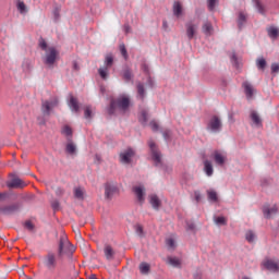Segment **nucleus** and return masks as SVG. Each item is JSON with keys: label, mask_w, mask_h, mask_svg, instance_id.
Segmentation results:
<instances>
[{"label": "nucleus", "mask_w": 279, "mask_h": 279, "mask_svg": "<svg viewBox=\"0 0 279 279\" xmlns=\"http://www.w3.org/2000/svg\"><path fill=\"white\" fill-rule=\"evenodd\" d=\"M204 172L207 178H213V174L215 173V169L213 168V162L209 160L204 161Z\"/></svg>", "instance_id": "nucleus-19"}, {"label": "nucleus", "mask_w": 279, "mask_h": 279, "mask_svg": "<svg viewBox=\"0 0 279 279\" xmlns=\"http://www.w3.org/2000/svg\"><path fill=\"white\" fill-rule=\"evenodd\" d=\"M151 269V266L145 262L140 264V271L143 276H147Z\"/></svg>", "instance_id": "nucleus-30"}, {"label": "nucleus", "mask_w": 279, "mask_h": 279, "mask_svg": "<svg viewBox=\"0 0 279 279\" xmlns=\"http://www.w3.org/2000/svg\"><path fill=\"white\" fill-rule=\"evenodd\" d=\"M242 87L244 89V94L246 95V99L251 101V99H254V93H256V89L252 85V83L244 81L242 83Z\"/></svg>", "instance_id": "nucleus-12"}, {"label": "nucleus", "mask_w": 279, "mask_h": 279, "mask_svg": "<svg viewBox=\"0 0 279 279\" xmlns=\"http://www.w3.org/2000/svg\"><path fill=\"white\" fill-rule=\"evenodd\" d=\"M166 245L168 250H175V240L172 238L166 240Z\"/></svg>", "instance_id": "nucleus-42"}, {"label": "nucleus", "mask_w": 279, "mask_h": 279, "mask_svg": "<svg viewBox=\"0 0 279 279\" xmlns=\"http://www.w3.org/2000/svg\"><path fill=\"white\" fill-rule=\"evenodd\" d=\"M133 192L135 193V197L140 204L145 202V186L136 185L133 187Z\"/></svg>", "instance_id": "nucleus-13"}, {"label": "nucleus", "mask_w": 279, "mask_h": 279, "mask_svg": "<svg viewBox=\"0 0 279 279\" xmlns=\"http://www.w3.org/2000/svg\"><path fill=\"white\" fill-rule=\"evenodd\" d=\"M251 120L255 128H263V120L260 119V116H258V112L252 111L251 112Z\"/></svg>", "instance_id": "nucleus-21"}, {"label": "nucleus", "mask_w": 279, "mask_h": 279, "mask_svg": "<svg viewBox=\"0 0 279 279\" xmlns=\"http://www.w3.org/2000/svg\"><path fill=\"white\" fill-rule=\"evenodd\" d=\"M213 157L217 167H223L226 165V156L219 150H215Z\"/></svg>", "instance_id": "nucleus-16"}, {"label": "nucleus", "mask_w": 279, "mask_h": 279, "mask_svg": "<svg viewBox=\"0 0 279 279\" xmlns=\"http://www.w3.org/2000/svg\"><path fill=\"white\" fill-rule=\"evenodd\" d=\"M149 199V204L151 205V207L154 208V210H160V207L162 206V202L160 201V198L158 197V195L156 194H150L148 196Z\"/></svg>", "instance_id": "nucleus-15"}, {"label": "nucleus", "mask_w": 279, "mask_h": 279, "mask_svg": "<svg viewBox=\"0 0 279 279\" xmlns=\"http://www.w3.org/2000/svg\"><path fill=\"white\" fill-rule=\"evenodd\" d=\"M110 68L108 66H102L98 69V75L101 77V80H108Z\"/></svg>", "instance_id": "nucleus-31"}, {"label": "nucleus", "mask_w": 279, "mask_h": 279, "mask_svg": "<svg viewBox=\"0 0 279 279\" xmlns=\"http://www.w3.org/2000/svg\"><path fill=\"white\" fill-rule=\"evenodd\" d=\"M24 227L26 228V230H28V232H34V223H32V221H25Z\"/></svg>", "instance_id": "nucleus-48"}, {"label": "nucleus", "mask_w": 279, "mask_h": 279, "mask_svg": "<svg viewBox=\"0 0 279 279\" xmlns=\"http://www.w3.org/2000/svg\"><path fill=\"white\" fill-rule=\"evenodd\" d=\"M172 12L177 16V19H180V16H182V3H180V1H174Z\"/></svg>", "instance_id": "nucleus-24"}, {"label": "nucleus", "mask_w": 279, "mask_h": 279, "mask_svg": "<svg viewBox=\"0 0 279 279\" xmlns=\"http://www.w3.org/2000/svg\"><path fill=\"white\" fill-rule=\"evenodd\" d=\"M74 197H76V199H84V190H82V187H75Z\"/></svg>", "instance_id": "nucleus-41"}, {"label": "nucleus", "mask_w": 279, "mask_h": 279, "mask_svg": "<svg viewBox=\"0 0 279 279\" xmlns=\"http://www.w3.org/2000/svg\"><path fill=\"white\" fill-rule=\"evenodd\" d=\"M148 147H149V151H150V159L153 160L155 167H159V168L165 167L162 163V154L158 149V146L156 145V143H154V141L149 140Z\"/></svg>", "instance_id": "nucleus-4"}, {"label": "nucleus", "mask_w": 279, "mask_h": 279, "mask_svg": "<svg viewBox=\"0 0 279 279\" xmlns=\"http://www.w3.org/2000/svg\"><path fill=\"white\" fill-rule=\"evenodd\" d=\"M123 32L124 34H130L132 32V27H130V24H124Z\"/></svg>", "instance_id": "nucleus-60"}, {"label": "nucleus", "mask_w": 279, "mask_h": 279, "mask_svg": "<svg viewBox=\"0 0 279 279\" xmlns=\"http://www.w3.org/2000/svg\"><path fill=\"white\" fill-rule=\"evenodd\" d=\"M245 240L247 243H254L256 241V233H254L252 230L246 231Z\"/></svg>", "instance_id": "nucleus-35"}, {"label": "nucleus", "mask_w": 279, "mask_h": 279, "mask_svg": "<svg viewBox=\"0 0 279 279\" xmlns=\"http://www.w3.org/2000/svg\"><path fill=\"white\" fill-rule=\"evenodd\" d=\"M198 27H199V25L195 24V22H193V21H189L185 24V33H186V37L189 40H193V38H195V36H197Z\"/></svg>", "instance_id": "nucleus-10"}, {"label": "nucleus", "mask_w": 279, "mask_h": 279, "mask_svg": "<svg viewBox=\"0 0 279 279\" xmlns=\"http://www.w3.org/2000/svg\"><path fill=\"white\" fill-rule=\"evenodd\" d=\"M54 193H56V195H58V197H60V196L64 195V189H62V187H57V189L54 190Z\"/></svg>", "instance_id": "nucleus-56"}, {"label": "nucleus", "mask_w": 279, "mask_h": 279, "mask_svg": "<svg viewBox=\"0 0 279 279\" xmlns=\"http://www.w3.org/2000/svg\"><path fill=\"white\" fill-rule=\"evenodd\" d=\"M206 130L209 134H219L223 130V122L218 116H213L206 124Z\"/></svg>", "instance_id": "nucleus-5"}, {"label": "nucleus", "mask_w": 279, "mask_h": 279, "mask_svg": "<svg viewBox=\"0 0 279 279\" xmlns=\"http://www.w3.org/2000/svg\"><path fill=\"white\" fill-rule=\"evenodd\" d=\"M105 256L107 260H112V258H114V250H112V246L110 245L105 246Z\"/></svg>", "instance_id": "nucleus-29"}, {"label": "nucleus", "mask_w": 279, "mask_h": 279, "mask_svg": "<svg viewBox=\"0 0 279 279\" xmlns=\"http://www.w3.org/2000/svg\"><path fill=\"white\" fill-rule=\"evenodd\" d=\"M73 71H80V64H77V61H73Z\"/></svg>", "instance_id": "nucleus-63"}, {"label": "nucleus", "mask_w": 279, "mask_h": 279, "mask_svg": "<svg viewBox=\"0 0 279 279\" xmlns=\"http://www.w3.org/2000/svg\"><path fill=\"white\" fill-rule=\"evenodd\" d=\"M264 267H266L268 269V271H274L275 274H276V271L279 270L278 260H276V259H266L264 262Z\"/></svg>", "instance_id": "nucleus-17"}, {"label": "nucleus", "mask_w": 279, "mask_h": 279, "mask_svg": "<svg viewBox=\"0 0 279 279\" xmlns=\"http://www.w3.org/2000/svg\"><path fill=\"white\" fill-rule=\"evenodd\" d=\"M21 208H23V203H13L1 207L0 211L3 215H16V213H21Z\"/></svg>", "instance_id": "nucleus-8"}, {"label": "nucleus", "mask_w": 279, "mask_h": 279, "mask_svg": "<svg viewBox=\"0 0 279 279\" xmlns=\"http://www.w3.org/2000/svg\"><path fill=\"white\" fill-rule=\"evenodd\" d=\"M149 126L151 128L153 132H158L160 130V126L158 125V122L156 121H150Z\"/></svg>", "instance_id": "nucleus-49"}, {"label": "nucleus", "mask_w": 279, "mask_h": 279, "mask_svg": "<svg viewBox=\"0 0 279 279\" xmlns=\"http://www.w3.org/2000/svg\"><path fill=\"white\" fill-rule=\"evenodd\" d=\"M122 76L125 82H132L134 74H132V70L130 68L125 66L122 71Z\"/></svg>", "instance_id": "nucleus-26"}, {"label": "nucleus", "mask_w": 279, "mask_h": 279, "mask_svg": "<svg viewBox=\"0 0 279 279\" xmlns=\"http://www.w3.org/2000/svg\"><path fill=\"white\" fill-rule=\"evenodd\" d=\"M142 71L146 73V75H149V65H147V63H143Z\"/></svg>", "instance_id": "nucleus-58"}, {"label": "nucleus", "mask_w": 279, "mask_h": 279, "mask_svg": "<svg viewBox=\"0 0 279 279\" xmlns=\"http://www.w3.org/2000/svg\"><path fill=\"white\" fill-rule=\"evenodd\" d=\"M268 36L276 39L279 36V29L276 27L268 28Z\"/></svg>", "instance_id": "nucleus-40"}, {"label": "nucleus", "mask_w": 279, "mask_h": 279, "mask_svg": "<svg viewBox=\"0 0 279 279\" xmlns=\"http://www.w3.org/2000/svg\"><path fill=\"white\" fill-rule=\"evenodd\" d=\"M263 216L266 219H274L279 213L278 204L266 203L262 207Z\"/></svg>", "instance_id": "nucleus-6"}, {"label": "nucleus", "mask_w": 279, "mask_h": 279, "mask_svg": "<svg viewBox=\"0 0 279 279\" xmlns=\"http://www.w3.org/2000/svg\"><path fill=\"white\" fill-rule=\"evenodd\" d=\"M147 84L150 88H154V78H151V76H148Z\"/></svg>", "instance_id": "nucleus-61"}, {"label": "nucleus", "mask_w": 279, "mask_h": 279, "mask_svg": "<svg viewBox=\"0 0 279 279\" xmlns=\"http://www.w3.org/2000/svg\"><path fill=\"white\" fill-rule=\"evenodd\" d=\"M9 189H23L25 187V182L19 178H13L9 183H8Z\"/></svg>", "instance_id": "nucleus-18"}, {"label": "nucleus", "mask_w": 279, "mask_h": 279, "mask_svg": "<svg viewBox=\"0 0 279 279\" xmlns=\"http://www.w3.org/2000/svg\"><path fill=\"white\" fill-rule=\"evenodd\" d=\"M53 16H54V21H59L60 20V9L56 8L53 10Z\"/></svg>", "instance_id": "nucleus-57"}, {"label": "nucleus", "mask_w": 279, "mask_h": 279, "mask_svg": "<svg viewBox=\"0 0 279 279\" xmlns=\"http://www.w3.org/2000/svg\"><path fill=\"white\" fill-rule=\"evenodd\" d=\"M246 21H247V17L245 16V14H243V12H240L238 17V27L242 29Z\"/></svg>", "instance_id": "nucleus-37"}, {"label": "nucleus", "mask_w": 279, "mask_h": 279, "mask_svg": "<svg viewBox=\"0 0 279 279\" xmlns=\"http://www.w3.org/2000/svg\"><path fill=\"white\" fill-rule=\"evenodd\" d=\"M207 198L209 202H219V196L217 195V191L215 190H207Z\"/></svg>", "instance_id": "nucleus-28"}, {"label": "nucleus", "mask_w": 279, "mask_h": 279, "mask_svg": "<svg viewBox=\"0 0 279 279\" xmlns=\"http://www.w3.org/2000/svg\"><path fill=\"white\" fill-rule=\"evenodd\" d=\"M194 199L196 204H199L202 202V193H199V191L194 192Z\"/></svg>", "instance_id": "nucleus-51"}, {"label": "nucleus", "mask_w": 279, "mask_h": 279, "mask_svg": "<svg viewBox=\"0 0 279 279\" xmlns=\"http://www.w3.org/2000/svg\"><path fill=\"white\" fill-rule=\"evenodd\" d=\"M17 10H19L20 14H27V5H25V2L19 1Z\"/></svg>", "instance_id": "nucleus-39"}, {"label": "nucleus", "mask_w": 279, "mask_h": 279, "mask_svg": "<svg viewBox=\"0 0 279 279\" xmlns=\"http://www.w3.org/2000/svg\"><path fill=\"white\" fill-rule=\"evenodd\" d=\"M147 93L145 92V85L143 83H137V99H145Z\"/></svg>", "instance_id": "nucleus-25"}, {"label": "nucleus", "mask_w": 279, "mask_h": 279, "mask_svg": "<svg viewBox=\"0 0 279 279\" xmlns=\"http://www.w3.org/2000/svg\"><path fill=\"white\" fill-rule=\"evenodd\" d=\"M51 206H52V210H60V202L59 201H52Z\"/></svg>", "instance_id": "nucleus-54"}, {"label": "nucleus", "mask_w": 279, "mask_h": 279, "mask_svg": "<svg viewBox=\"0 0 279 279\" xmlns=\"http://www.w3.org/2000/svg\"><path fill=\"white\" fill-rule=\"evenodd\" d=\"M84 117L85 119H90L93 117V110L90 109V106L85 107Z\"/></svg>", "instance_id": "nucleus-44"}, {"label": "nucleus", "mask_w": 279, "mask_h": 279, "mask_svg": "<svg viewBox=\"0 0 279 279\" xmlns=\"http://www.w3.org/2000/svg\"><path fill=\"white\" fill-rule=\"evenodd\" d=\"M230 60L233 66L239 68V58L236 57V53L232 52L230 56Z\"/></svg>", "instance_id": "nucleus-43"}, {"label": "nucleus", "mask_w": 279, "mask_h": 279, "mask_svg": "<svg viewBox=\"0 0 279 279\" xmlns=\"http://www.w3.org/2000/svg\"><path fill=\"white\" fill-rule=\"evenodd\" d=\"M140 122L142 125H147V121L149 119V110L147 109H142L140 112Z\"/></svg>", "instance_id": "nucleus-23"}, {"label": "nucleus", "mask_w": 279, "mask_h": 279, "mask_svg": "<svg viewBox=\"0 0 279 279\" xmlns=\"http://www.w3.org/2000/svg\"><path fill=\"white\" fill-rule=\"evenodd\" d=\"M215 5H217V0H208V9L210 10V12L215 10Z\"/></svg>", "instance_id": "nucleus-53"}, {"label": "nucleus", "mask_w": 279, "mask_h": 279, "mask_svg": "<svg viewBox=\"0 0 279 279\" xmlns=\"http://www.w3.org/2000/svg\"><path fill=\"white\" fill-rule=\"evenodd\" d=\"M168 265H171V267H174L175 269H180L182 267V260L178 257L169 256L167 258Z\"/></svg>", "instance_id": "nucleus-20"}, {"label": "nucleus", "mask_w": 279, "mask_h": 279, "mask_svg": "<svg viewBox=\"0 0 279 279\" xmlns=\"http://www.w3.org/2000/svg\"><path fill=\"white\" fill-rule=\"evenodd\" d=\"M256 64H257V69H259V71H265V69L267 66V61L265 60V58H259L256 60Z\"/></svg>", "instance_id": "nucleus-38"}, {"label": "nucleus", "mask_w": 279, "mask_h": 279, "mask_svg": "<svg viewBox=\"0 0 279 279\" xmlns=\"http://www.w3.org/2000/svg\"><path fill=\"white\" fill-rule=\"evenodd\" d=\"M58 106V98H52L50 100H44L41 102V112L44 117H51V112H53V108Z\"/></svg>", "instance_id": "nucleus-7"}, {"label": "nucleus", "mask_w": 279, "mask_h": 279, "mask_svg": "<svg viewBox=\"0 0 279 279\" xmlns=\"http://www.w3.org/2000/svg\"><path fill=\"white\" fill-rule=\"evenodd\" d=\"M213 24L210 22H205L203 24V33L205 36H213Z\"/></svg>", "instance_id": "nucleus-27"}, {"label": "nucleus", "mask_w": 279, "mask_h": 279, "mask_svg": "<svg viewBox=\"0 0 279 279\" xmlns=\"http://www.w3.org/2000/svg\"><path fill=\"white\" fill-rule=\"evenodd\" d=\"M37 121H38L39 125H45V123H47V121L45 120V118H41V117H39V118L37 119Z\"/></svg>", "instance_id": "nucleus-62"}, {"label": "nucleus", "mask_w": 279, "mask_h": 279, "mask_svg": "<svg viewBox=\"0 0 279 279\" xmlns=\"http://www.w3.org/2000/svg\"><path fill=\"white\" fill-rule=\"evenodd\" d=\"M135 231H136L137 236H144L143 227L141 225H137L135 227Z\"/></svg>", "instance_id": "nucleus-52"}, {"label": "nucleus", "mask_w": 279, "mask_h": 279, "mask_svg": "<svg viewBox=\"0 0 279 279\" xmlns=\"http://www.w3.org/2000/svg\"><path fill=\"white\" fill-rule=\"evenodd\" d=\"M38 45L41 51H45L43 57L44 64L47 66H53V64H56V60H58V56H60L58 49L53 46H49L45 38H40Z\"/></svg>", "instance_id": "nucleus-2"}, {"label": "nucleus", "mask_w": 279, "mask_h": 279, "mask_svg": "<svg viewBox=\"0 0 279 279\" xmlns=\"http://www.w3.org/2000/svg\"><path fill=\"white\" fill-rule=\"evenodd\" d=\"M134 156H135L134 149L126 148V149L122 150L119 155L120 162L122 165H130L132 162V158H134Z\"/></svg>", "instance_id": "nucleus-9"}, {"label": "nucleus", "mask_w": 279, "mask_h": 279, "mask_svg": "<svg viewBox=\"0 0 279 279\" xmlns=\"http://www.w3.org/2000/svg\"><path fill=\"white\" fill-rule=\"evenodd\" d=\"M75 252V246L71 244L66 234L62 233L59 240L58 246V255L51 251H49L46 255H44L41 263L48 271H56L58 267V257L62 258L64 254H73Z\"/></svg>", "instance_id": "nucleus-1"}, {"label": "nucleus", "mask_w": 279, "mask_h": 279, "mask_svg": "<svg viewBox=\"0 0 279 279\" xmlns=\"http://www.w3.org/2000/svg\"><path fill=\"white\" fill-rule=\"evenodd\" d=\"M69 107L72 112H80V104L77 102V98L70 96Z\"/></svg>", "instance_id": "nucleus-22"}, {"label": "nucleus", "mask_w": 279, "mask_h": 279, "mask_svg": "<svg viewBox=\"0 0 279 279\" xmlns=\"http://www.w3.org/2000/svg\"><path fill=\"white\" fill-rule=\"evenodd\" d=\"M120 53L123 56L125 60H128V49L123 44L120 45Z\"/></svg>", "instance_id": "nucleus-47"}, {"label": "nucleus", "mask_w": 279, "mask_h": 279, "mask_svg": "<svg viewBox=\"0 0 279 279\" xmlns=\"http://www.w3.org/2000/svg\"><path fill=\"white\" fill-rule=\"evenodd\" d=\"M270 69H271L272 75H277V73H279V63H272Z\"/></svg>", "instance_id": "nucleus-50"}, {"label": "nucleus", "mask_w": 279, "mask_h": 279, "mask_svg": "<svg viewBox=\"0 0 279 279\" xmlns=\"http://www.w3.org/2000/svg\"><path fill=\"white\" fill-rule=\"evenodd\" d=\"M22 69L24 73H29L32 71V60L26 59L22 63Z\"/></svg>", "instance_id": "nucleus-36"}, {"label": "nucleus", "mask_w": 279, "mask_h": 279, "mask_svg": "<svg viewBox=\"0 0 279 279\" xmlns=\"http://www.w3.org/2000/svg\"><path fill=\"white\" fill-rule=\"evenodd\" d=\"M162 136L165 138V141H171V130L169 129H166L163 132H162Z\"/></svg>", "instance_id": "nucleus-46"}, {"label": "nucleus", "mask_w": 279, "mask_h": 279, "mask_svg": "<svg viewBox=\"0 0 279 279\" xmlns=\"http://www.w3.org/2000/svg\"><path fill=\"white\" fill-rule=\"evenodd\" d=\"M216 226H226V218L225 217H217L215 218Z\"/></svg>", "instance_id": "nucleus-45"}, {"label": "nucleus", "mask_w": 279, "mask_h": 279, "mask_svg": "<svg viewBox=\"0 0 279 279\" xmlns=\"http://www.w3.org/2000/svg\"><path fill=\"white\" fill-rule=\"evenodd\" d=\"M10 197V194L8 192L0 193V202H5Z\"/></svg>", "instance_id": "nucleus-55"}, {"label": "nucleus", "mask_w": 279, "mask_h": 279, "mask_svg": "<svg viewBox=\"0 0 279 279\" xmlns=\"http://www.w3.org/2000/svg\"><path fill=\"white\" fill-rule=\"evenodd\" d=\"M95 158H96V160H98V161L101 160V157H99V155H96Z\"/></svg>", "instance_id": "nucleus-64"}, {"label": "nucleus", "mask_w": 279, "mask_h": 279, "mask_svg": "<svg viewBox=\"0 0 279 279\" xmlns=\"http://www.w3.org/2000/svg\"><path fill=\"white\" fill-rule=\"evenodd\" d=\"M65 154H69V156H77V145H75V143H73V140L69 137L65 145Z\"/></svg>", "instance_id": "nucleus-14"}, {"label": "nucleus", "mask_w": 279, "mask_h": 279, "mask_svg": "<svg viewBox=\"0 0 279 279\" xmlns=\"http://www.w3.org/2000/svg\"><path fill=\"white\" fill-rule=\"evenodd\" d=\"M119 193V187L114 183H106L105 184V197L107 199H112V196L117 195Z\"/></svg>", "instance_id": "nucleus-11"}, {"label": "nucleus", "mask_w": 279, "mask_h": 279, "mask_svg": "<svg viewBox=\"0 0 279 279\" xmlns=\"http://www.w3.org/2000/svg\"><path fill=\"white\" fill-rule=\"evenodd\" d=\"M253 3H254V5H255L257 12H258L259 14L265 15L266 9H265V5H263V2H260V0H253Z\"/></svg>", "instance_id": "nucleus-32"}, {"label": "nucleus", "mask_w": 279, "mask_h": 279, "mask_svg": "<svg viewBox=\"0 0 279 279\" xmlns=\"http://www.w3.org/2000/svg\"><path fill=\"white\" fill-rule=\"evenodd\" d=\"M186 230H195V222L187 221L186 222Z\"/></svg>", "instance_id": "nucleus-59"}, {"label": "nucleus", "mask_w": 279, "mask_h": 279, "mask_svg": "<svg viewBox=\"0 0 279 279\" xmlns=\"http://www.w3.org/2000/svg\"><path fill=\"white\" fill-rule=\"evenodd\" d=\"M61 134H63V136H66L68 140H71L73 137V129H71V126L69 125H64L61 130Z\"/></svg>", "instance_id": "nucleus-33"}, {"label": "nucleus", "mask_w": 279, "mask_h": 279, "mask_svg": "<svg viewBox=\"0 0 279 279\" xmlns=\"http://www.w3.org/2000/svg\"><path fill=\"white\" fill-rule=\"evenodd\" d=\"M117 110H120V112H128V110H130V97L121 95L116 99H111L107 112L112 117V114H117Z\"/></svg>", "instance_id": "nucleus-3"}, {"label": "nucleus", "mask_w": 279, "mask_h": 279, "mask_svg": "<svg viewBox=\"0 0 279 279\" xmlns=\"http://www.w3.org/2000/svg\"><path fill=\"white\" fill-rule=\"evenodd\" d=\"M112 64H114V57L112 56V53L106 54L104 66H107V69H110Z\"/></svg>", "instance_id": "nucleus-34"}]
</instances>
